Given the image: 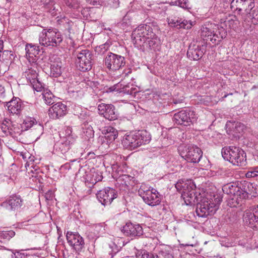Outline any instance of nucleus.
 Listing matches in <instances>:
<instances>
[{
  "label": "nucleus",
  "instance_id": "nucleus-24",
  "mask_svg": "<svg viewBox=\"0 0 258 258\" xmlns=\"http://www.w3.org/2000/svg\"><path fill=\"white\" fill-rule=\"evenodd\" d=\"M168 23L171 27H176L178 29L183 28L189 29L193 25V22L191 21L182 20L181 18L169 19Z\"/></svg>",
  "mask_w": 258,
  "mask_h": 258
},
{
  "label": "nucleus",
  "instance_id": "nucleus-36",
  "mask_svg": "<svg viewBox=\"0 0 258 258\" xmlns=\"http://www.w3.org/2000/svg\"><path fill=\"white\" fill-rule=\"evenodd\" d=\"M46 5L47 9H49L48 11L52 15L56 16L58 13H60V11L58 8L55 6V4L53 1H48L47 3L45 4Z\"/></svg>",
  "mask_w": 258,
  "mask_h": 258
},
{
  "label": "nucleus",
  "instance_id": "nucleus-22",
  "mask_svg": "<svg viewBox=\"0 0 258 258\" xmlns=\"http://www.w3.org/2000/svg\"><path fill=\"white\" fill-rule=\"evenodd\" d=\"M159 192L154 188H152L151 191L143 196L142 198L145 203L151 206L159 205L161 202V199L158 196Z\"/></svg>",
  "mask_w": 258,
  "mask_h": 258
},
{
  "label": "nucleus",
  "instance_id": "nucleus-1",
  "mask_svg": "<svg viewBox=\"0 0 258 258\" xmlns=\"http://www.w3.org/2000/svg\"><path fill=\"white\" fill-rule=\"evenodd\" d=\"M155 27L152 24H142L132 32V39L135 47L143 51L159 49L160 40L154 30Z\"/></svg>",
  "mask_w": 258,
  "mask_h": 258
},
{
  "label": "nucleus",
  "instance_id": "nucleus-32",
  "mask_svg": "<svg viewBox=\"0 0 258 258\" xmlns=\"http://www.w3.org/2000/svg\"><path fill=\"white\" fill-rule=\"evenodd\" d=\"M42 95L43 98L46 104L51 105L55 102V99L56 98L50 91L48 90H44Z\"/></svg>",
  "mask_w": 258,
  "mask_h": 258
},
{
  "label": "nucleus",
  "instance_id": "nucleus-56",
  "mask_svg": "<svg viewBox=\"0 0 258 258\" xmlns=\"http://www.w3.org/2000/svg\"><path fill=\"white\" fill-rule=\"evenodd\" d=\"M5 92V89L4 87L0 86V96L3 95Z\"/></svg>",
  "mask_w": 258,
  "mask_h": 258
},
{
  "label": "nucleus",
  "instance_id": "nucleus-4",
  "mask_svg": "<svg viewBox=\"0 0 258 258\" xmlns=\"http://www.w3.org/2000/svg\"><path fill=\"white\" fill-rule=\"evenodd\" d=\"M244 186L241 182L229 183L223 186L222 190L225 194L229 196L232 204H239L248 196ZM233 206H235V205Z\"/></svg>",
  "mask_w": 258,
  "mask_h": 258
},
{
  "label": "nucleus",
  "instance_id": "nucleus-41",
  "mask_svg": "<svg viewBox=\"0 0 258 258\" xmlns=\"http://www.w3.org/2000/svg\"><path fill=\"white\" fill-rule=\"evenodd\" d=\"M151 191V187L149 186L147 184L145 183H142L139 189L138 192L139 195L142 197L145 196L146 194Z\"/></svg>",
  "mask_w": 258,
  "mask_h": 258
},
{
  "label": "nucleus",
  "instance_id": "nucleus-14",
  "mask_svg": "<svg viewBox=\"0 0 258 258\" xmlns=\"http://www.w3.org/2000/svg\"><path fill=\"white\" fill-rule=\"evenodd\" d=\"M76 138L69 137L61 138L60 141L56 143L54 147L57 153L64 154L76 145Z\"/></svg>",
  "mask_w": 258,
  "mask_h": 258
},
{
  "label": "nucleus",
  "instance_id": "nucleus-10",
  "mask_svg": "<svg viewBox=\"0 0 258 258\" xmlns=\"http://www.w3.org/2000/svg\"><path fill=\"white\" fill-rule=\"evenodd\" d=\"M105 65L109 70L115 71L125 64L124 57L111 52L107 53L104 58Z\"/></svg>",
  "mask_w": 258,
  "mask_h": 258
},
{
  "label": "nucleus",
  "instance_id": "nucleus-48",
  "mask_svg": "<svg viewBox=\"0 0 258 258\" xmlns=\"http://www.w3.org/2000/svg\"><path fill=\"white\" fill-rule=\"evenodd\" d=\"M26 255L24 253L21 252L16 250L12 251L11 254V258H26Z\"/></svg>",
  "mask_w": 258,
  "mask_h": 258
},
{
  "label": "nucleus",
  "instance_id": "nucleus-52",
  "mask_svg": "<svg viewBox=\"0 0 258 258\" xmlns=\"http://www.w3.org/2000/svg\"><path fill=\"white\" fill-rule=\"evenodd\" d=\"M210 98L209 96H205L204 98H202L200 101L202 103L205 105H208L210 102Z\"/></svg>",
  "mask_w": 258,
  "mask_h": 258
},
{
  "label": "nucleus",
  "instance_id": "nucleus-42",
  "mask_svg": "<svg viewBox=\"0 0 258 258\" xmlns=\"http://www.w3.org/2000/svg\"><path fill=\"white\" fill-rule=\"evenodd\" d=\"M38 46H36L34 45H32L31 44H28L26 46V51L29 55H36V54H38Z\"/></svg>",
  "mask_w": 258,
  "mask_h": 258
},
{
  "label": "nucleus",
  "instance_id": "nucleus-40",
  "mask_svg": "<svg viewBox=\"0 0 258 258\" xmlns=\"http://www.w3.org/2000/svg\"><path fill=\"white\" fill-rule=\"evenodd\" d=\"M119 92L123 93L124 94H129L131 95H134L137 92V91L136 88H130L129 86H124L122 87H120Z\"/></svg>",
  "mask_w": 258,
  "mask_h": 258
},
{
  "label": "nucleus",
  "instance_id": "nucleus-59",
  "mask_svg": "<svg viewBox=\"0 0 258 258\" xmlns=\"http://www.w3.org/2000/svg\"><path fill=\"white\" fill-rule=\"evenodd\" d=\"M232 93H230V94H229V95H232ZM228 95H229V94H226V95H225L223 97V98H225L227 97V96Z\"/></svg>",
  "mask_w": 258,
  "mask_h": 258
},
{
  "label": "nucleus",
  "instance_id": "nucleus-28",
  "mask_svg": "<svg viewBox=\"0 0 258 258\" xmlns=\"http://www.w3.org/2000/svg\"><path fill=\"white\" fill-rule=\"evenodd\" d=\"M87 180L92 184H95L97 182L101 181L103 177L99 171H91L90 173L87 175Z\"/></svg>",
  "mask_w": 258,
  "mask_h": 258
},
{
  "label": "nucleus",
  "instance_id": "nucleus-9",
  "mask_svg": "<svg viewBox=\"0 0 258 258\" xmlns=\"http://www.w3.org/2000/svg\"><path fill=\"white\" fill-rule=\"evenodd\" d=\"M197 118L194 111L182 110L174 114L173 120L177 124L187 126L193 124Z\"/></svg>",
  "mask_w": 258,
  "mask_h": 258
},
{
  "label": "nucleus",
  "instance_id": "nucleus-35",
  "mask_svg": "<svg viewBox=\"0 0 258 258\" xmlns=\"http://www.w3.org/2000/svg\"><path fill=\"white\" fill-rule=\"evenodd\" d=\"M249 15V17L251 19L252 23L254 24L258 23V7L255 8L254 6L252 9H249L247 13Z\"/></svg>",
  "mask_w": 258,
  "mask_h": 258
},
{
  "label": "nucleus",
  "instance_id": "nucleus-27",
  "mask_svg": "<svg viewBox=\"0 0 258 258\" xmlns=\"http://www.w3.org/2000/svg\"><path fill=\"white\" fill-rule=\"evenodd\" d=\"M62 62L58 58L57 60L53 62L50 66V74L53 77L57 78L62 73Z\"/></svg>",
  "mask_w": 258,
  "mask_h": 258
},
{
  "label": "nucleus",
  "instance_id": "nucleus-33",
  "mask_svg": "<svg viewBox=\"0 0 258 258\" xmlns=\"http://www.w3.org/2000/svg\"><path fill=\"white\" fill-rule=\"evenodd\" d=\"M37 123L36 119L33 117L26 116L23 120L22 124V128L25 130H28Z\"/></svg>",
  "mask_w": 258,
  "mask_h": 258
},
{
  "label": "nucleus",
  "instance_id": "nucleus-54",
  "mask_svg": "<svg viewBox=\"0 0 258 258\" xmlns=\"http://www.w3.org/2000/svg\"><path fill=\"white\" fill-rule=\"evenodd\" d=\"M113 7L116 8L119 6V0H112Z\"/></svg>",
  "mask_w": 258,
  "mask_h": 258
},
{
  "label": "nucleus",
  "instance_id": "nucleus-55",
  "mask_svg": "<svg viewBox=\"0 0 258 258\" xmlns=\"http://www.w3.org/2000/svg\"><path fill=\"white\" fill-rule=\"evenodd\" d=\"M6 250L0 249V257H3L6 254Z\"/></svg>",
  "mask_w": 258,
  "mask_h": 258
},
{
  "label": "nucleus",
  "instance_id": "nucleus-7",
  "mask_svg": "<svg viewBox=\"0 0 258 258\" xmlns=\"http://www.w3.org/2000/svg\"><path fill=\"white\" fill-rule=\"evenodd\" d=\"M221 199L218 197L214 199H209L203 198L200 203L197 204L196 213L200 217H207L208 216L213 215L219 208Z\"/></svg>",
  "mask_w": 258,
  "mask_h": 258
},
{
  "label": "nucleus",
  "instance_id": "nucleus-47",
  "mask_svg": "<svg viewBox=\"0 0 258 258\" xmlns=\"http://www.w3.org/2000/svg\"><path fill=\"white\" fill-rule=\"evenodd\" d=\"M31 85H32L34 89H35L37 92L41 91L44 88L43 84L40 82L38 79L34 81V82L33 81V83H32Z\"/></svg>",
  "mask_w": 258,
  "mask_h": 258
},
{
  "label": "nucleus",
  "instance_id": "nucleus-8",
  "mask_svg": "<svg viewBox=\"0 0 258 258\" xmlns=\"http://www.w3.org/2000/svg\"><path fill=\"white\" fill-rule=\"evenodd\" d=\"M76 53V63L79 69L82 72L91 70L93 56L91 52L87 49H84L81 51L77 52Z\"/></svg>",
  "mask_w": 258,
  "mask_h": 258
},
{
  "label": "nucleus",
  "instance_id": "nucleus-23",
  "mask_svg": "<svg viewBox=\"0 0 258 258\" xmlns=\"http://www.w3.org/2000/svg\"><path fill=\"white\" fill-rule=\"evenodd\" d=\"M204 54L203 50L201 45H190L187 52V56L190 59L197 60L200 59Z\"/></svg>",
  "mask_w": 258,
  "mask_h": 258
},
{
  "label": "nucleus",
  "instance_id": "nucleus-34",
  "mask_svg": "<svg viewBox=\"0 0 258 258\" xmlns=\"http://www.w3.org/2000/svg\"><path fill=\"white\" fill-rule=\"evenodd\" d=\"M171 5L177 6L184 10H189L191 9L188 0H177L171 3Z\"/></svg>",
  "mask_w": 258,
  "mask_h": 258
},
{
  "label": "nucleus",
  "instance_id": "nucleus-5",
  "mask_svg": "<svg viewBox=\"0 0 258 258\" xmlns=\"http://www.w3.org/2000/svg\"><path fill=\"white\" fill-rule=\"evenodd\" d=\"M221 154L225 160L228 161L234 165L245 166L246 164V153L239 147H224L222 149Z\"/></svg>",
  "mask_w": 258,
  "mask_h": 258
},
{
  "label": "nucleus",
  "instance_id": "nucleus-6",
  "mask_svg": "<svg viewBox=\"0 0 258 258\" xmlns=\"http://www.w3.org/2000/svg\"><path fill=\"white\" fill-rule=\"evenodd\" d=\"M62 40L63 37L61 32L55 28L43 29L39 36V43L46 47H57L60 45Z\"/></svg>",
  "mask_w": 258,
  "mask_h": 258
},
{
  "label": "nucleus",
  "instance_id": "nucleus-30",
  "mask_svg": "<svg viewBox=\"0 0 258 258\" xmlns=\"http://www.w3.org/2000/svg\"><path fill=\"white\" fill-rule=\"evenodd\" d=\"M14 58V56L12 51L4 50L2 52L0 61L5 62L7 67L8 64L12 62Z\"/></svg>",
  "mask_w": 258,
  "mask_h": 258
},
{
  "label": "nucleus",
  "instance_id": "nucleus-39",
  "mask_svg": "<svg viewBox=\"0 0 258 258\" xmlns=\"http://www.w3.org/2000/svg\"><path fill=\"white\" fill-rule=\"evenodd\" d=\"M201 35L204 38H210L211 40L213 39L212 36H215L214 31L206 27H203L202 29Z\"/></svg>",
  "mask_w": 258,
  "mask_h": 258
},
{
  "label": "nucleus",
  "instance_id": "nucleus-50",
  "mask_svg": "<svg viewBox=\"0 0 258 258\" xmlns=\"http://www.w3.org/2000/svg\"><path fill=\"white\" fill-rule=\"evenodd\" d=\"M70 136L71 137L76 138V137L72 134V128L71 127H68L65 130L64 136H63L62 138H68L69 137H70Z\"/></svg>",
  "mask_w": 258,
  "mask_h": 258
},
{
  "label": "nucleus",
  "instance_id": "nucleus-49",
  "mask_svg": "<svg viewBox=\"0 0 258 258\" xmlns=\"http://www.w3.org/2000/svg\"><path fill=\"white\" fill-rule=\"evenodd\" d=\"M122 84L120 83L116 84L110 87H109L107 90L109 92H113V91H117L119 92L120 89V87H121Z\"/></svg>",
  "mask_w": 258,
  "mask_h": 258
},
{
  "label": "nucleus",
  "instance_id": "nucleus-45",
  "mask_svg": "<svg viewBox=\"0 0 258 258\" xmlns=\"http://www.w3.org/2000/svg\"><path fill=\"white\" fill-rule=\"evenodd\" d=\"M15 235V232L12 230L8 231H3L0 233V239H7L9 240L10 238L14 237Z\"/></svg>",
  "mask_w": 258,
  "mask_h": 258
},
{
  "label": "nucleus",
  "instance_id": "nucleus-43",
  "mask_svg": "<svg viewBox=\"0 0 258 258\" xmlns=\"http://www.w3.org/2000/svg\"><path fill=\"white\" fill-rule=\"evenodd\" d=\"M66 5L69 8L77 9L80 7L79 0H64Z\"/></svg>",
  "mask_w": 258,
  "mask_h": 258
},
{
  "label": "nucleus",
  "instance_id": "nucleus-44",
  "mask_svg": "<svg viewBox=\"0 0 258 258\" xmlns=\"http://www.w3.org/2000/svg\"><path fill=\"white\" fill-rule=\"evenodd\" d=\"M247 178L258 177V166L250 168L245 174Z\"/></svg>",
  "mask_w": 258,
  "mask_h": 258
},
{
  "label": "nucleus",
  "instance_id": "nucleus-29",
  "mask_svg": "<svg viewBox=\"0 0 258 258\" xmlns=\"http://www.w3.org/2000/svg\"><path fill=\"white\" fill-rule=\"evenodd\" d=\"M82 129L83 133L82 135L85 139L89 141L94 138V132L91 125L84 124Z\"/></svg>",
  "mask_w": 258,
  "mask_h": 258
},
{
  "label": "nucleus",
  "instance_id": "nucleus-57",
  "mask_svg": "<svg viewBox=\"0 0 258 258\" xmlns=\"http://www.w3.org/2000/svg\"><path fill=\"white\" fill-rule=\"evenodd\" d=\"M46 198L48 199V198H51L52 197V193L51 191H49L48 193H47L46 194Z\"/></svg>",
  "mask_w": 258,
  "mask_h": 258
},
{
  "label": "nucleus",
  "instance_id": "nucleus-17",
  "mask_svg": "<svg viewBox=\"0 0 258 258\" xmlns=\"http://www.w3.org/2000/svg\"><path fill=\"white\" fill-rule=\"evenodd\" d=\"M5 106L8 107L9 112L13 114L20 116L25 106L22 100L17 97H14L9 102L4 103Z\"/></svg>",
  "mask_w": 258,
  "mask_h": 258
},
{
  "label": "nucleus",
  "instance_id": "nucleus-53",
  "mask_svg": "<svg viewBox=\"0 0 258 258\" xmlns=\"http://www.w3.org/2000/svg\"><path fill=\"white\" fill-rule=\"evenodd\" d=\"M110 258H121V254L117 251L114 253H109Z\"/></svg>",
  "mask_w": 258,
  "mask_h": 258
},
{
  "label": "nucleus",
  "instance_id": "nucleus-51",
  "mask_svg": "<svg viewBox=\"0 0 258 258\" xmlns=\"http://www.w3.org/2000/svg\"><path fill=\"white\" fill-rule=\"evenodd\" d=\"M235 128L238 132L240 133L244 128V125L241 123L237 122L235 124Z\"/></svg>",
  "mask_w": 258,
  "mask_h": 258
},
{
  "label": "nucleus",
  "instance_id": "nucleus-20",
  "mask_svg": "<svg viewBox=\"0 0 258 258\" xmlns=\"http://www.w3.org/2000/svg\"><path fill=\"white\" fill-rule=\"evenodd\" d=\"M254 7L253 0H232L231 9L241 12L244 10L246 13L249 12V9Z\"/></svg>",
  "mask_w": 258,
  "mask_h": 258
},
{
  "label": "nucleus",
  "instance_id": "nucleus-18",
  "mask_svg": "<svg viewBox=\"0 0 258 258\" xmlns=\"http://www.w3.org/2000/svg\"><path fill=\"white\" fill-rule=\"evenodd\" d=\"M99 113L109 120H114L118 117L114 106L112 104H100L98 106Z\"/></svg>",
  "mask_w": 258,
  "mask_h": 258
},
{
  "label": "nucleus",
  "instance_id": "nucleus-38",
  "mask_svg": "<svg viewBox=\"0 0 258 258\" xmlns=\"http://www.w3.org/2000/svg\"><path fill=\"white\" fill-rule=\"evenodd\" d=\"M232 0H215L216 5H219V7L223 9L231 8V5Z\"/></svg>",
  "mask_w": 258,
  "mask_h": 258
},
{
  "label": "nucleus",
  "instance_id": "nucleus-46",
  "mask_svg": "<svg viewBox=\"0 0 258 258\" xmlns=\"http://www.w3.org/2000/svg\"><path fill=\"white\" fill-rule=\"evenodd\" d=\"M161 252L165 258H173V249L171 247H166Z\"/></svg>",
  "mask_w": 258,
  "mask_h": 258
},
{
  "label": "nucleus",
  "instance_id": "nucleus-37",
  "mask_svg": "<svg viewBox=\"0 0 258 258\" xmlns=\"http://www.w3.org/2000/svg\"><path fill=\"white\" fill-rule=\"evenodd\" d=\"M109 47V43L106 42L104 44L96 46L95 48V51L98 55H103L108 50Z\"/></svg>",
  "mask_w": 258,
  "mask_h": 258
},
{
  "label": "nucleus",
  "instance_id": "nucleus-16",
  "mask_svg": "<svg viewBox=\"0 0 258 258\" xmlns=\"http://www.w3.org/2000/svg\"><path fill=\"white\" fill-rule=\"evenodd\" d=\"M67 239L69 244L77 251H81L84 246V240L78 233L68 232Z\"/></svg>",
  "mask_w": 258,
  "mask_h": 258
},
{
  "label": "nucleus",
  "instance_id": "nucleus-15",
  "mask_svg": "<svg viewBox=\"0 0 258 258\" xmlns=\"http://www.w3.org/2000/svg\"><path fill=\"white\" fill-rule=\"evenodd\" d=\"M23 204V200L20 195H13L2 203V206L9 211L20 209Z\"/></svg>",
  "mask_w": 258,
  "mask_h": 258
},
{
  "label": "nucleus",
  "instance_id": "nucleus-26",
  "mask_svg": "<svg viewBox=\"0 0 258 258\" xmlns=\"http://www.w3.org/2000/svg\"><path fill=\"white\" fill-rule=\"evenodd\" d=\"M131 177L130 176L126 174L119 175L116 179V186H118L120 189L124 190L127 189L130 184Z\"/></svg>",
  "mask_w": 258,
  "mask_h": 258
},
{
  "label": "nucleus",
  "instance_id": "nucleus-31",
  "mask_svg": "<svg viewBox=\"0 0 258 258\" xmlns=\"http://www.w3.org/2000/svg\"><path fill=\"white\" fill-rule=\"evenodd\" d=\"M24 76L27 80V82L31 84L33 82L36 80L38 76V74L36 71L32 69H28L24 74Z\"/></svg>",
  "mask_w": 258,
  "mask_h": 258
},
{
  "label": "nucleus",
  "instance_id": "nucleus-58",
  "mask_svg": "<svg viewBox=\"0 0 258 258\" xmlns=\"http://www.w3.org/2000/svg\"><path fill=\"white\" fill-rule=\"evenodd\" d=\"M40 2L43 5H45V4L47 3V0H40Z\"/></svg>",
  "mask_w": 258,
  "mask_h": 258
},
{
  "label": "nucleus",
  "instance_id": "nucleus-13",
  "mask_svg": "<svg viewBox=\"0 0 258 258\" xmlns=\"http://www.w3.org/2000/svg\"><path fill=\"white\" fill-rule=\"evenodd\" d=\"M243 218L245 224L251 228L258 229V206L246 210Z\"/></svg>",
  "mask_w": 258,
  "mask_h": 258
},
{
  "label": "nucleus",
  "instance_id": "nucleus-21",
  "mask_svg": "<svg viewBox=\"0 0 258 258\" xmlns=\"http://www.w3.org/2000/svg\"><path fill=\"white\" fill-rule=\"evenodd\" d=\"M67 113V106L61 102L54 104L49 110V115L52 119L63 116Z\"/></svg>",
  "mask_w": 258,
  "mask_h": 258
},
{
  "label": "nucleus",
  "instance_id": "nucleus-25",
  "mask_svg": "<svg viewBox=\"0 0 258 258\" xmlns=\"http://www.w3.org/2000/svg\"><path fill=\"white\" fill-rule=\"evenodd\" d=\"M100 130L102 134L104 135V138L107 140V143H112L118 136L117 131L112 126H105Z\"/></svg>",
  "mask_w": 258,
  "mask_h": 258
},
{
  "label": "nucleus",
  "instance_id": "nucleus-12",
  "mask_svg": "<svg viewBox=\"0 0 258 258\" xmlns=\"http://www.w3.org/2000/svg\"><path fill=\"white\" fill-rule=\"evenodd\" d=\"M202 150L196 146H188L185 152H182L181 156L189 162L198 163L202 157Z\"/></svg>",
  "mask_w": 258,
  "mask_h": 258
},
{
  "label": "nucleus",
  "instance_id": "nucleus-19",
  "mask_svg": "<svg viewBox=\"0 0 258 258\" xmlns=\"http://www.w3.org/2000/svg\"><path fill=\"white\" fill-rule=\"evenodd\" d=\"M122 232L127 236H140L143 233V228L139 224L126 223L123 226Z\"/></svg>",
  "mask_w": 258,
  "mask_h": 258
},
{
  "label": "nucleus",
  "instance_id": "nucleus-2",
  "mask_svg": "<svg viewBox=\"0 0 258 258\" xmlns=\"http://www.w3.org/2000/svg\"><path fill=\"white\" fill-rule=\"evenodd\" d=\"M150 140V134L146 131L142 130L125 135L122 140V144L125 148L133 150L142 145L148 144Z\"/></svg>",
  "mask_w": 258,
  "mask_h": 258
},
{
  "label": "nucleus",
  "instance_id": "nucleus-11",
  "mask_svg": "<svg viewBox=\"0 0 258 258\" xmlns=\"http://www.w3.org/2000/svg\"><path fill=\"white\" fill-rule=\"evenodd\" d=\"M98 201L104 206L109 205L117 197V191L110 187L100 190L96 194Z\"/></svg>",
  "mask_w": 258,
  "mask_h": 258
},
{
  "label": "nucleus",
  "instance_id": "nucleus-3",
  "mask_svg": "<svg viewBox=\"0 0 258 258\" xmlns=\"http://www.w3.org/2000/svg\"><path fill=\"white\" fill-rule=\"evenodd\" d=\"M178 191L181 196L186 205H192L198 202L196 193V185L191 180H179L175 184Z\"/></svg>",
  "mask_w": 258,
  "mask_h": 258
}]
</instances>
